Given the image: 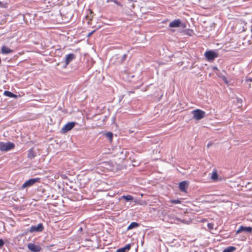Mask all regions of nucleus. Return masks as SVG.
Here are the masks:
<instances>
[{"mask_svg": "<svg viewBox=\"0 0 252 252\" xmlns=\"http://www.w3.org/2000/svg\"><path fill=\"white\" fill-rule=\"evenodd\" d=\"M82 230H83V228H82V227H80L79 228V229H78V232H82Z\"/></svg>", "mask_w": 252, "mask_h": 252, "instance_id": "29", "label": "nucleus"}, {"mask_svg": "<svg viewBox=\"0 0 252 252\" xmlns=\"http://www.w3.org/2000/svg\"><path fill=\"white\" fill-rule=\"evenodd\" d=\"M113 2L117 5H121V3L120 2L117 1V0H107V2Z\"/></svg>", "mask_w": 252, "mask_h": 252, "instance_id": "22", "label": "nucleus"}, {"mask_svg": "<svg viewBox=\"0 0 252 252\" xmlns=\"http://www.w3.org/2000/svg\"><path fill=\"white\" fill-rule=\"evenodd\" d=\"M139 224L136 222H131L128 226L127 229L130 230L132 229L133 228H135L139 226Z\"/></svg>", "mask_w": 252, "mask_h": 252, "instance_id": "18", "label": "nucleus"}, {"mask_svg": "<svg viewBox=\"0 0 252 252\" xmlns=\"http://www.w3.org/2000/svg\"><path fill=\"white\" fill-rule=\"evenodd\" d=\"M44 229L42 224L39 223L36 225H32L30 229V232H41Z\"/></svg>", "mask_w": 252, "mask_h": 252, "instance_id": "9", "label": "nucleus"}, {"mask_svg": "<svg viewBox=\"0 0 252 252\" xmlns=\"http://www.w3.org/2000/svg\"><path fill=\"white\" fill-rule=\"evenodd\" d=\"M75 122H70L66 124L61 129V132L62 133H65L67 131L70 130L75 126Z\"/></svg>", "mask_w": 252, "mask_h": 252, "instance_id": "8", "label": "nucleus"}, {"mask_svg": "<svg viewBox=\"0 0 252 252\" xmlns=\"http://www.w3.org/2000/svg\"><path fill=\"white\" fill-rule=\"evenodd\" d=\"M126 57V55L125 54L123 56L122 60H125Z\"/></svg>", "mask_w": 252, "mask_h": 252, "instance_id": "28", "label": "nucleus"}, {"mask_svg": "<svg viewBox=\"0 0 252 252\" xmlns=\"http://www.w3.org/2000/svg\"><path fill=\"white\" fill-rule=\"evenodd\" d=\"M131 248V244H128L125 247L119 248L117 250L116 252H128Z\"/></svg>", "mask_w": 252, "mask_h": 252, "instance_id": "14", "label": "nucleus"}, {"mask_svg": "<svg viewBox=\"0 0 252 252\" xmlns=\"http://www.w3.org/2000/svg\"><path fill=\"white\" fill-rule=\"evenodd\" d=\"M252 231V227L249 226H240L236 231V233H239L242 232H251Z\"/></svg>", "mask_w": 252, "mask_h": 252, "instance_id": "11", "label": "nucleus"}, {"mask_svg": "<svg viewBox=\"0 0 252 252\" xmlns=\"http://www.w3.org/2000/svg\"><path fill=\"white\" fill-rule=\"evenodd\" d=\"M106 136L108 137L109 139H111L113 136V134L111 132H107L106 134Z\"/></svg>", "mask_w": 252, "mask_h": 252, "instance_id": "24", "label": "nucleus"}, {"mask_svg": "<svg viewBox=\"0 0 252 252\" xmlns=\"http://www.w3.org/2000/svg\"><path fill=\"white\" fill-rule=\"evenodd\" d=\"M3 94L4 95L6 96H8L9 97H11V98H16L17 97V95L14 94H13L12 93L9 92V91H5L3 93Z\"/></svg>", "mask_w": 252, "mask_h": 252, "instance_id": "16", "label": "nucleus"}, {"mask_svg": "<svg viewBox=\"0 0 252 252\" xmlns=\"http://www.w3.org/2000/svg\"><path fill=\"white\" fill-rule=\"evenodd\" d=\"M40 181V178H32L30 179L27 181H26L22 186L21 188L22 189L26 188H29L30 187H32L33 185H34L37 182H39Z\"/></svg>", "mask_w": 252, "mask_h": 252, "instance_id": "4", "label": "nucleus"}, {"mask_svg": "<svg viewBox=\"0 0 252 252\" xmlns=\"http://www.w3.org/2000/svg\"><path fill=\"white\" fill-rule=\"evenodd\" d=\"M188 186V183L186 181H184L180 183L179 185V188L180 190L183 192H187L186 189Z\"/></svg>", "mask_w": 252, "mask_h": 252, "instance_id": "12", "label": "nucleus"}, {"mask_svg": "<svg viewBox=\"0 0 252 252\" xmlns=\"http://www.w3.org/2000/svg\"><path fill=\"white\" fill-rule=\"evenodd\" d=\"M236 248L233 246H230L225 249L222 252H233Z\"/></svg>", "mask_w": 252, "mask_h": 252, "instance_id": "19", "label": "nucleus"}, {"mask_svg": "<svg viewBox=\"0 0 252 252\" xmlns=\"http://www.w3.org/2000/svg\"><path fill=\"white\" fill-rule=\"evenodd\" d=\"M0 6H2V2L0 1Z\"/></svg>", "mask_w": 252, "mask_h": 252, "instance_id": "30", "label": "nucleus"}, {"mask_svg": "<svg viewBox=\"0 0 252 252\" xmlns=\"http://www.w3.org/2000/svg\"><path fill=\"white\" fill-rule=\"evenodd\" d=\"M13 51L5 46H2L1 49V52L3 54H8L13 53Z\"/></svg>", "mask_w": 252, "mask_h": 252, "instance_id": "15", "label": "nucleus"}, {"mask_svg": "<svg viewBox=\"0 0 252 252\" xmlns=\"http://www.w3.org/2000/svg\"><path fill=\"white\" fill-rule=\"evenodd\" d=\"M204 56L207 61H212L218 57V54L215 51L209 50L205 52Z\"/></svg>", "mask_w": 252, "mask_h": 252, "instance_id": "5", "label": "nucleus"}, {"mask_svg": "<svg viewBox=\"0 0 252 252\" xmlns=\"http://www.w3.org/2000/svg\"><path fill=\"white\" fill-rule=\"evenodd\" d=\"M252 78H249V79H246L245 80V82L246 83H249V82H252Z\"/></svg>", "mask_w": 252, "mask_h": 252, "instance_id": "27", "label": "nucleus"}, {"mask_svg": "<svg viewBox=\"0 0 252 252\" xmlns=\"http://www.w3.org/2000/svg\"><path fill=\"white\" fill-rule=\"evenodd\" d=\"M210 144H208L207 145V147H209L210 146Z\"/></svg>", "mask_w": 252, "mask_h": 252, "instance_id": "32", "label": "nucleus"}, {"mask_svg": "<svg viewBox=\"0 0 252 252\" xmlns=\"http://www.w3.org/2000/svg\"><path fill=\"white\" fill-rule=\"evenodd\" d=\"M218 69V68H217V67H214V69Z\"/></svg>", "mask_w": 252, "mask_h": 252, "instance_id": "31", "label": "nucleus"}, {"mask_svg": "<svg viewBox=\"0 0 252 252\" xmlns=\"http://www.w3.org/2000/svg\"><path fill=\"white\" fill-rule=\"evenodd\" d=\"M28 248L32 252H39L41 250V248L39 246L35 245L32 243L29 244Z\"/></svg>", "mask_w": 252, "mask_h": 252, "instance_id": "10", "label": "nucleus"}, {"mask_svg": "<svg viewBox=\"0 0 252 252\" xmlns=\"http://www.w3.org/2000/svg\"><path fill=\"white\" fill-rule=\"evenodd\" d=\"M207 226L210 230H212L214 228V224L213 223H208L207 224Z\"/></svg>", "mask_w": 252, "mask_h": 252, "instance_id": "23", "label": "nucleus"}, {"mask_svg": "<svg viewBox=\"0 0 252 252\" xmlns=\"http://www.w3.org/2000/svg\"><path fill=\"white\" fill-rule=\"evenodd\" d=\"M4 245V242L2 239H0V248L2 247Z\"/></svg>", "mask_w": 252, "mask_h": 252, "instance_id": "25", "label": "nucleus"}, {"mask_svg": "<svg viewBox=\"0 0 252 252\" xmlns=\"http://www.w3.org/2000/svg\"><path fill=\"white\" fill-rule=\"evenodd\" d=\"M75 56L73 53H70L65 55L64 60L62 62V63H63V68H65L68 64L74 59H75Z\"/></svg>", "mask_w": 252, "mask_h": 252, "instance_id": "3", "label": "nucleus"}, {"mask_svg": "<svg viewBox=\"0 0 252 252\" xmlns=\"http://www.w3.org/2000/svg\"><path fill=\"white\" fill-rule=\"evenodd\" d=\"M218 178L217 172L216 170H214L211 175V179L214 181H216Z\"/></svg>", "mask_w": 252, "mask_h": 252, "instance_id": "17", "label": "nucleus"}, {"mask_svg": "<svg viewBox=\"0 0 252 252\" xmlns=\"http://www.w3.org/2000/svg\"><path fill=\"white\" fill-rule=\"evenodd\" d=\"M14 143L8 142L4 143L0 142V150L1 151L6 152L12 149L14 147Z\"/></svg>", "mask_w": 252, "mask_h": 252, "instance_id": "2", "label": "nucleus"}, {"mask_svg": "<svg viewBox=\"0 0 252 252\" xmlns=\"http://www.w3.org/2000/svg\"><path fill=\"white\" fill-rule=\"evenodd\" d=\"M193 118L196 120H199L205 116V112L200 109H196L192 111Z\"/></svg>", "mask_w": 252, "mask_h": 252, "instance_id": "6", "label": "nucleus"}, {"mask_svg": "<svg viewBox=\"0 0 252 252\" xmlns=\"http://www.w3.org/2000/svg\"><path fill=\"white\" fill-rule=\"evenodd\" d=\"M95 30H94V31H92L91 32H90V33H89L87 36L88 37L91 36L95 32Z\"/></svg>", "mask_w": 252, "mask_h": 252, "instance_id": "26", "label": "nucleus"}, {"mask_svg": "<svg viewBox=\"0 0 252 252\" xmlns=\"http://www.w3.org/2000/svg\"><path fill=\"white\" fill-rule=\"evenodd\" d=\"M170 202L173 204H181V201L180 199H171Z\"/></svg>", "mask_w": 252, "mask_h": 252, "instance_id": "21", "label": "nucleus"}, {"mask_svg": "<svg viewBox=\"0 0 252 252\" xmlns=\"http://www.w3.org/2000/svg\"><path fill=\"white\" fill-rule=\"evenodd\" d=\"M169 26L171 28L182 27L184 28L186 27V25L182 23L181 20L175 19L170 23Z\"/></svg>", "mask_w": 252, "mask_h": 252, "instance_id": "7", "label": "nucleus"}, {"mask_svg": "<svg viewBox=\"0 0 252 252\" xmlns=\"http://www.w3.org/2000/svg\"><path fill=\"white\" fill-rule=\"evenodd\" d=\"M122 197L126 199V201H131L133 199V197L130 195H123Z\"/></svg>", "mask_w": 252, "mask_h": 252, "instance_id": "20", "label": "nucleus"}, {"mask_svg": "<svg viewBox=\"0 0 252 252\" xmlns=\"http://www.w3.org/2000/svg\"><path fill=\"white\" fill-rule=\"evenodd\" d=\"M167 217L168 222L171 223L179 224L180 222H181L184 224H189L190 222L189 221L186 220H185L181 219L175 216L173 214L168 215Z\"/></svg>", "mask_w": 252, "mask_h": 252, "instance_id": "1", "label": "nucleus"}, {"mask_svg": "<svg viewBox=\"0 0 252 252\" xmlns=\"http://www.w3.org/2000/svg\"><path fill=\"white\" fill-rule=\"evenodd\" d=\"M36 156V152L33 148H31L28 151L27 157L29 159H33Z\"/></svg>", "mask_w": 252, "mask_h": 252, "instance_id": "13", "label": "nucleus"}, {"mask_svg": "<svg viewBox=\"0 0 252 252\" xmlns=\"http://www.w3.org/2000/svg\"><path fill=\"white\" fill-rule=\"evenodd\" d=\"M248 85L249 87H251V84H249Z\"/></svg>", "mask_w": 252, "mask_h": 252, "instance_id": "33", "label": "nucleus"}]
</instances>
